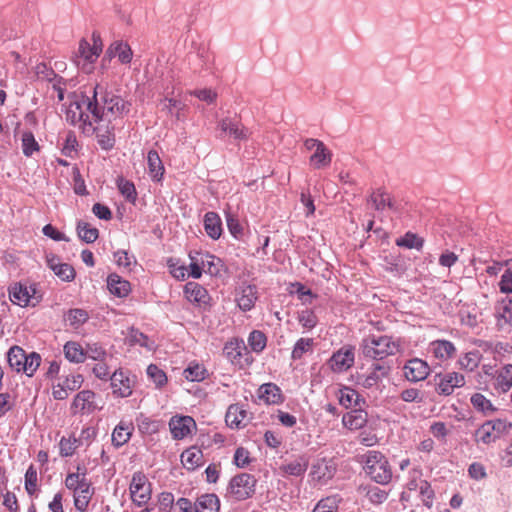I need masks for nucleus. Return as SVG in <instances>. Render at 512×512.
Listing matches in <instances>:
<instances>
[{
	"label": "nucleus",
	"mask_w": 512,
	"mask_h": 512,
	"mask_svg": "<svg viewBox=\"0 0 512 512\" xmlns=\"http://www.w3.org/2000/svg\"><path fill=\"white\" fill-rule=\"evenodd\" d=\"M86 109L92 115L94 122L103 120L104 113H111L115 118H122L129 114L131 102L109 91L101 84H97L93 90L90 100L85 99Z\"/></svg>",
	"instance_id": "1"
},
{
	"label": "nucleus",
	"mask_w": 512,
	"mask_h": 512,
	"mask_svg": "<svg viewBox=\"0 0 512 512\" xmlns=\"http://www.w3.org/2000/svg\"><path fill=\"white\" fill-rule=\"evenodd\" d=\"M366 474L376 483L388 484L392 479V471L386 457L379 451H368L361 456Z\"/></svg>",
	"instance_id": "2"
},
{
	"label": "nucleus",
	"mask_w": 512,
	"mask_h": 512,
	"mask_svg": "<svg viewBox=\"0 0 512 512\" xmlns=\"http://www.w3.org/2000/svg\"><path fill=\"white\" fill-rule=\"evenodd\" d=\"M399 343L391 336H369L361 343L363 355L367 358L382 360L387 356L394 355L399 351Z\"/></svg>",
	"instance_id": "3"
},
{
	"label": "nucleus",
	"mask_w": 512,
	"mask_h": 512,
	"mask_svg": "<svg viewBox=\"0 0 512 512\" xmlns=\"http://www.w3.org/2000/svg\"><path fill=\"white\" fill-rule=\"evenodd\" d=\"M257 480L249 473L235 475L229 482L228 492L238 501L246 500L255 493Z\"/></svg>",
	"instance_id": "4"
},
{
	"label": "nucleus",
	"mask_w": 512,
	"mask_h": 512,
	"mask_svg": "<svg viewBox=\"0 0 512 512\" xmlns=\"http://www.w3.org/2000/svg\"><path fill=\"white\" fill-rule=\"evenodd\" d=\"M129 492L132 502L141 507L151 499V483L143 472H135L129 485Z\"/></svg>",
	"instance_id": "5"
},
{
	"label": "nucleus",
	"mask_w": 512,
	"mask_h": 512,
	"mask_svg": "<svg viewBox=\"0 0 512 512\" xmlns=\"http://www.w3.org/2000/svg\"><path fill=\"white\" fill-rule=\"evenodd\" d=\"M9 297L14 304L19 306H27L29 304L35 306L42 299V296L37 293L35 285L27 286L21 282L14 283L9 288Z\"/></svg>",
	"instance_id": "6"
},
{
	"label": "nucleus",
	"mask_w": 512,
	"mask_h": 512,
	"mask_svg": "<svg viewBox=\"0 0 512 512\" xmlns=\"http://www.w3.org/2000/svg\"><path fill=\"white\" fill-rule=\"evenodd\" d=\"M434 382L439 395L449 396L455 388L465 385V377L457 372L439 373L434 376Z\"/></svg>",
	"instance_id": "7"
},
{
	"label": "nucleus",
	"mask_w": 512,
	"mask_h": 512,
	"mask_svg": "<svg viewBox=\"0 0 512 512\" xmlns=\"http://www.w3.org/2000/svg\"><path fill=\"white\" fill-rule=\"evenodd\" d=\"M258 299L257 286L254 284L241 283L236 289V302L238 307L244 311H250Z\"/></svg>",
	"instance_id": "8"
},
{
	"label": "nucleus",
	"mask_w": 512,
	"mask_h": 512,
	"mask_svg": "<svg viewBox=\"0 0 512 512\" xmlns=\"http://www.w3.org/2000/svg\"><path fill=\"white\" fill-rule=\"evenodd\" d=\"M251 419V414L239 403L231 404L225 415L226 424L233 429L245 427Z\"/></svg>",
	"instance_id": "9"
},
{
	"label": "nucleus",
	"mask_w": 512,
	"mask_h": 512,
	"mask_svg": "<svg viewBox=\"0 0 512 512\" xmlns=\"http://www.w3.org/2000/svg\"><path fill=\"white\" fill-rule=\"evenodd\" d=\"M404 376L410 382H419L427 378L430 372L429 365L419 358L408 360L404 367Z\"/></svg>",
	"instance_id": "10"
},
{
	"label": "nucleus",
	"mask_w": 512,
	"mask_h": 512,
	"mask_svg": "<svg viewBox=\"0 0 512 512\" xmlns=\"http://www.w3.org/2000/svg\"><path fill=\"white\" fill-rule=\"evenodd\" d=\"M354 364V348L343 347L333 353L329 360V365L334 372L348 370Z\"/></svg>",
	"instance_id": "11"
},
{
	"label": "nucleus",
	"mask_w": 512,
	"mask_h": 512,
	"mask_svg": "<svg viewBox=\"0 0 512 512\" xmlns=\"http://www.w3.org/2000/svg\"><path fill=\"white\" fill-rule=\"evenodd\" d=\"M95 493V488L89 479H83L80 487L74 491V506L76 510L85 512L88 509L89 503Z\"/></svg>",
	"instance_id": "12"
},
{
	"label": "nucleus",
	"mask_w": 512,
	"mask_h": 512,
	"mask_svg": "<svg viewBox=\"0 0 512 512\" xmlns=\"http://www.w3.org/2000/svg\"><path fill=\"white\" fill-rule=\"evenodd\" d=\"M195 427L196 423L190 416H174L169 421V428L174 439L185 438Z\"/></svg>",
	"instance_id": "13"
},
{
	"label": "nucleus",
	"mask_w": 512,
	"mask_h": 512,
	"mask_svg": "<svg viewBox=\"0 0 512 512\" xmlns=\"http://www.w3.org/2000/svg\"><path fill=\"white\" fill-rule=\"evenodd\" d=\"M110 381L114 395L124 398L132 394V381L121 369L110 376Z\"/></svg>",
	"instance_id": "14"
},
{
	"label": "nucleus",
	"mask_w": 512,
	"mask_h": 512,
	"mask_svg": "<svg viewBox=\"0 0 512 512\" xmlns=\"http://www.w3.org/2000/svg\"><path fill=\"white\" fill-rule=\"evenodd\" d=\"M95 393L91 390H82L76 394L71 408L76 412L91 413L96 409L94 403Z\"/></svg>",
	"instance_id": "15"
},
{
	"label": "nucleus",
	"mask_w": 512,
	"mask_h": 512,
	"mask_svg": "<svg viewBox=\"0 0 512 512\" xmlns=\"http://www.w3.org/2000/svg\"><path fill=\"white\" fill-rule=\"evenodd\" d=\"M221 131L229 134L236 140H247L249 130L245 128L239 120L232 118H224L219 122Z\"/></svg>",
	"instance_id": "16"
},
{
	"label": "nucleus",
	"mask_w": 512,
	"mask_h": 512,
	"mask_svg": "<svg viewBox=\"0 0 512 512\" xmlns=\"http://www.w3.org/2000/svg\"><path fill=\"white\" fill-rule=\"evenodd\" d=\"M336 395L339 403L345 408L361 407L366 404V400L356 390L348 386L341 387Z\"/></svg>",
	"instance_id": "17"
},
{
	"label": "nucleus",
	"mask_w": 512,
	"mask_h": 512,
	"mask_svg": "<svg viewBox=\"0 0 512 512\" xmlns=\"http://www.w3.org/2000/svg\"><path fill=\"white\" fill-rule=\"evenodd\" d=\"M132 50L127 43L122 41L113 42L107 49L103 61L108 58L109 60L118 57L119 61L123 64H128L132 60Z\"/></svg>",
	"instance_id": "18"
},
{
	"label": "nucleus",
	"mask_w": 512,
	"mask_h": 512,
	"mask_svg": "<svg viewBox=\"0 0 512 512\" xmlns=\"http://www.w3.org/2000/svg\"><path fill=\"white\" fill-rule=\"evenodd\" d=\"M368 421V413L361 407H357L345 414L342 418L343 425L350 430L363 428Z\"/></svg>",
	"instance_id": "19"
},
{
	"label": "nucleus",
	"mask_w": 512,
	"mask_h": 512,
	"mask_svg": "<svg viewBox=\"0 0 512 512\" xmlns=\"http://www.w3.org/2000/svg\"><path fill=\"white\" fill-rule=\"evenodd\" d=\"M367 201L370 202L377 211H383L386 208L395 210V203L390 194L382 188L372 191Z\"/></svg>",
	"instance_id": "20"
},
{
	"label": "nucleus",
	"mask_w": 512,
	"mask_h": 512,
	"mask_svg": "<svg viewBox=\"0 0 512 512\" xmlns=\"http://www.w3.org/2000/svg\"><path fill=\"white\" fill-rule=\"evenodd\" d=\"M246 350L244 342L242 340L235 339L225 344L223 354L232 364L241 366L243 351Z\"/></svg>",
	"instance_id": "21"
},
{
	"label": "nucleus",
	"mask_w": 512,
	"mask_h": 512,
	"mask_svg": "<svg viewBox=\"0 0 512 512\" xmlns=\"http://www.w3.org/2000/svg\"><path fill=\"white\" fill-rule=\"evenodd\" d=\"M204 229L207 235L217 240L222 235V221L216 212H207L204 216Z\"/></svg>",
	"instance_id": "22"
},
{
	"label": "nucleus",
	"mask_w": 512,
	"mask_h": 512,
	"mask_svg": "<svg viewBox=\"0 0 512 512\" xmlns=\"http://www.w3.org/2000/svg\"><path fill=\"white\" fill-rule=\"evenodd\" d=\"M433 355L442 361L452 358L456 352L454 344L448 340H435L430 343Z\"/></svg>",
	"instance_id": "23"
},
{
	"label": "nucleus",
	"mask_w": 512,
	"mask_h": 512,
	"mask_svg": "<svg viewBox=\"0 0 512 512\" xmlns=\"http://www.w3.org/2000/svg\"><path fill=\"white\" fill-rule=\"evenodd\" d=\"M107 286L111 294L120 298L126 297L131 291L130 283L115 273L108 276Z\"/></svg>",
	"instance_id": "24"
},
{
	"label": "nucleus",
	"mask_w": 512,
	"mask_h": 512,
	"mask_svg": "<svg viewBox=\"0 0 512 512\" xmlns=\"http://www.w3.org/2000/svg\"><path fill=\"white\" fill-rule=\"evenodd\" d=\"M258 397L267 404H278L282 402L281 390L274 383L262 384L258 389Z\"/></svg>",
	"instance_id": "25"
},
{
	"label": "nucleus",
	"mask_w": 512,
	"mask_h": 512,
	"mask_svg": "<svg viewBox=\"0 0 512 512\" xmlns=\"http://www.w3.org/2000/svg\"><path fill=\"white\" fill-rule=\"evenodd\" d=\"M308 465L309 463L305 456H298L294 460L282 464L280 470L286 475L299 477L305 474Z\"/></svg>",
	"instance_id": "26"
},
{
	"label": "nucleus",
	"mask_w": 512,
	"mask_h": 512,
	"mask_svg": "<svg viewBox=\"0 0 512 512\" xmlns=\"http://www.w3.org/2000/svg\"><path fill=\"white\" fill-rule=\"evenodd\" d=\"M91 96L81 95V99L75 100L70 103L69 109H74L78 112V120L83 123V131H86L88 127L89 130L95 131L92 121L90 120L89 114L87 113L85 99L90 100Z\"/></svg>",
	"instance_id": "27"
},
{
	"label": "nucleus",
	"mask_w": 512,
	"mask_h": 512,
	"mask_svg": "<svg viewBox=\"0 0 512 512\" xmlns=\"http://www.w3.org/2000/svg\"><path fill=\"white\" fill-rule=\"evenodd\" d=\"M181 462L188 470H195L202 465L203 452L201 449L193 446L186 449L181 454Z\"/></svg>",
	"instance_id": "28"
},
{
	"label": "nucleus",
	"mask_w": 512,
	"mask_h": 512,
	"mask_svg": "<svg viewBox=\"0 0 512 512\" xmlns=\"http://www.w3.org/2000/svg\"><path fill=\"white\" fill-rule=\"evenodd\" d=\"M220 501L216 494H204L197 498L194 512H219Z\"/></svg>",
	"instance_id": "29"
},
{
	"label": "nucleus",
	"mask_w": 512,
	"mask_h": 512,
	"mask_svg": "<svg viewBox=\"0 0 512 512\" xmlns=\"http://www.w3.org/2000/svg\"><path fill=\"white\" fill-rule=\"evenodd\" d=\"M332 152L326 147L325 144L320 145L310 156L309 162L314 169L326 168L331 164Z\"/></svg>",
	"instance_id": "30"
},
{
	"label": "nucleus",
	"mask_w": 512,
	"mask_h": 512,
	"mask_svg": "<svg viewBox=\"0 0 512 512\" xmlns=\"http://www.w3.org/2000/svg\"><path fill=\"white\" fill-rule=\"evenodd\" d=\"M200 257L203 271L210 274L211 276H218L221 274V271L224 269V263L219 257L209 253L201 252Z\"/></svg>",
	"instance_id": "31"
},
{
	"label": "nucleus",
	"mask_w": 512,
	"mask_h": 512,
	"mask_svg": "<svg viewBox=\"0 0 512 512\" xmlns=\"http://www.w3.org/2000/svg\"><path fill=\"white\" fill-rule=\"evenodd\" d=\"M149 174L153 181L159 182L164 174V166L159 154L155 150H150L147 155Z\"/></svg>",
	"instance_id": "32"
},
{
	"label": "nucleus",
	"mask_w": 512,
	"mask_h": 512,
	"mask_svg": "<svg viewBox=\"0 0 512 512\" xmlns=\"http://www.w3.org/2000/svg\"><path fill=\"white\" fill-rule=\"evenodd\" d=\"M133 427L130 424L121 421L113 430L112 443L119 448L126 444L132 435Z\"/></svg>",
	"instance_id": "33"
},
{
	"label": "nucleus",
	"mask_w": 512,
	"mask_h": 512,
	"mask_svg": "<svg viewBox=\"0 0 512 512\" xmlns=\"http://www.w3.org/2000/svg\"><path fill=\"white\" fill-rule=\"evenodd\" d=\"M65 358L73 363H82L86 359L85 350L75 341H68L63 347Z\"/></svg>",
	"instance_id": "34"
},
{
	"label": "nucleus",
	"mask_w": 512,
	"mask_h": 512,
	"mask_svg": "<svg viewBox=\"0 0 512 512\" xmlns=\"http://www.w3.org/2000/svg\"><path fill=\"white\" fill-rule=\"evenodd\" d=\"M76 230L78 237L88 244L94 243L99 237L98 229L83 220L77 222Z\"/></svg>",
	"instance_id": "35"
},
{
	"label": "nucleus",
	"mask_w": 512,
	"mask_h": 512,
	"mask_svg": "<svg viewBox=\"0 0 512 512\" xmlns=\"http://www.w3.org/2000/svg\"><path fill=\"white\" fill-rule=\"evenodd\" d=\"M26 355L27 354L22 347L18 345L12 346L7 352V362L9 367L13 371L19 373L20 366H22L21 364L23 363Z\"/></svg>",
	"instance_id": "36"
},
{
	"label": "nucleus",
	"mask_w": 512,
	"mask_h": 512,
	"mask_svg": "<svg viewBox=\"0 0 512 512\" xmlns=\"http://www.w3.org/2000/svg\"><path fill=\"white\" fill-rule=\"evenodd\" d=\"M41 364V356L37 352H31L27 354L23 363L21 364L19 369V373L23 372L28 377H32Z\"/></svg>",
	"instance_id": "37"
},
{
	"label": "nucleus",
	"mask_w": 512,
	"mask_h": 512,
	"mask_svg": "<svg viewBox=\"0 0 512 512\" xmlns=\"http://www.w3.org/2000/svg\"><path fill=\"white\" fill-rule=\"evenodd\" d=\"M341 501L342 499L338 494L328 496L321 499L312 512H338Z\"/></svg>",
	"instance_id": "38"
},
{
	"label": "nucleus",
	"mask_w": 512,
	"mask_h": 512,
	"mask_svg": "<svg viewBox=\"0 0 512 512\" xmlns=\"http://www.w3.org/2000/svg\"><path fill=\"white\" fill-rule=\"evenodd\" d=\"M95 131L89 130V128H86L85 132H92L96 133L98 144L103 150H110L115 145V137L113 132L110 129L102 130L101 128H95Z\"/></svg>",
	"instance_id": "39"
},
{
	"label": "nucleus",
	"mask_w": 512,
	"mask_h": 512,
	"mask_svg": "<svg viewBox=\"0 0 512 512\" xmlns=\"http://www.w3.org/2000/svg\"><path fill=\"white\" fill-rule=\"evenodd\" d=\"M396 245L407 249L421 250L424 245V239L415 233L407 232L396 240Z\"/></svg>",
	"instance_id": "40"
},
{
	"label": "nucleus",
	"mask_w": 512,
	"mask_h": 512,
	"mask_svg": "<svg viewBox=\"0 0 512 512\" xmlns=\"http://www.w3.org/2000/svg\"><path fill=\"white\" fill-rule=\"evenodd\" d=\"M471 404L473 407L484 413L485 415H489L493 413L496 408L493 406L490 400H488L483 394L481 393H475L471 397Z\"/></svg>",
	"instance_id": "41"
},
{
	"label": "nucleus",
	"mask_w": 512,
	"mask_h": 512,
	"mask_svg": "<svg viewBox=\"0 0 512 512\" xmlns=\"http://www.w3.org/2000/svg\"><path fill=\"white\" fill-rule=\"evenodd\" d=\"M186 297L189 301L204 303L207 291L197 283H188L185 287Z\"/></svg>",
	"instance_id": "42"
},
{
	"label": "nucleus",
	"mask_w": 512,
	"mask_h": 512,
	"mask_svg": "<svg viewBox=\"0 0 512 512\" xmlns=\"http://www.w3.org/2000/svg\"><path fill=\"white\" fill-rule=\"evenodd\" d=\"M22 151L26 157H31L34 152L40 150V145L36 141L34 134L31 131H25L21 137Z\"/></svg>",
	"instance_id": "43"
},
{
	"label": "nucleus",
	"mask_w": 512,
	"mask_h": 512,
	"mask_svg": "<svg viewBox=\"0 0 512 512\" xmlns=\"http://www.w3.org/2000/svg\"><path fill=\"white\" fill-rule=\"evenodd\" d=\"M117 187L123 197L129 202L134 203L137 199V192L133 182L119 177L117 179Z\"/></svg>",
	"instance_id": "44"
},
{
	"label": "nucleus",
	"mask_w": 512,
	"mask_h": 512,
	"mask_svg": "<svg viewBox=\"0 0 512 512\" xmlns=\"http://www.w3.org/2000/svg\"><path fill=\"white\" fill-rule=\"evenodd\" d=\"M88 318V313L83 309H70L65 315V321L73 328L80 327Z\"/></svg>",
	"instance_id": "45"
},
{
	"label": "nucleus",
	"mask_w": 512,
	"mask_h": 512,
	"mask_svg": "<svg viewBox=\"0 0 512 512\" xmlns=\"http://www.w3.org/2000/svg\"><path fill=\"white\" fill-rule=\"evenodd\" d=\"M266 343H267V337L262 331L253 330L249 334L248 344L254 352H256V353L262 352L266 347Z\"/></svg>",
	"instance_id": "46"
},
{
	"label": "nucleus",
	"mask_w": 512,
	"mask_h": 512,
	"mask_svg": "<svg viewBox=\"0 0 512 512\" xmlns=\"http://www.w3.org/2000/svg\"><path fill=\"white\" fill-rule=\"evenodd\" d=\"M77 58H79L77 60V65L80 64V59H83L89 64L93 63L97 59L96 52H93L91 44L85 39H82L79 43Z\"/></svg>",
	"instance_id": "47"
},
{
	"label": "nucleus",
	"mask_w": 512,
	"mask_h": 512,
	"mask_svg": "<svg viewBox=\"0 0 512 512\" xmlns=\"http://www.w3.org/2000/svg\"><path fill=\"white\" fill-rule=\"evenodd\" d=\"M79 446H80V439H77L75 437H73V438L62 437L59 442L60 455L62 457L72 456Z\"/></svg>",
	"instance_id": "48"
},
{
	"label": "nucleus",
	"mask_w": 512,
	"mask_h": 512,
	"mask_svg": "<svg viewBox=\"0 0 512 512\" xmlns=\"http://www.w3.org/2000/svg\"><path fill=\"white\" fill-rule=\"evenodd\" d=\"M207 370L200 364H190L183 372L189 381H202L205 379Z\"/></svg>",
	"instance_id": "49"
},
{
	"label": "nucleus",
	"mask_w": 512,
	"mask_h": 512,
	"mask_svg": "<svg viewBox=\"0 0 512 512\" xmlns=\"http://www.w3.org/2000/svg\"><path fill=\"white\" fill-rule=\"evenodd\" d=\"M498 386L506 392L512 387V364L505 365L497 376Z\"/></svg>",
	"instance_id": "50"
},
{
	"label": "nucleus",
	"mask_w": 512,
	"mask_h": 512,
	"mask_svg": "<svg viewBox=\"0 0 512 512\" xmlns=\"http://www.w3.org/2000/svg\"><path fill=\"white\" fill-rule=\"evenodd\" d=\"M490 429L493 431L496 438H500L502 435L509 433L512 428V423L508 422L506 419H494L488 420Z\"/></svg>",
	"instance_id": "51"
},
{
	"label": "nucleus",
	"mask_w": 512,
	"mask_h": 512,
	"mask_svg": "<svg viewBox=\"0 0 512 512\" xmlns=\"http://www.w3.org/2000/svg\"><path fill=\"white\" fill-rule=\"evenodd\" d=\"M226 222L231 235L237 240L242 239L244 236V229L237 217L232 213H226Z\"/></svg>",
	"instance_id": "52"
},
{
	"label": "nucleus",
	"mask_w": 512,
	"mask_h": 512,
	"mask_svg": "<svg viewBox=\"0 0 512 512\" xmlns=\"http://www.w3.org/2000/svg\"><path fill=\"white\" fill-rule=\"evenodd\" d=\"M190 257V265L189 271L187 270L188 276L194 279H199L202 276L203 267L201 265V257L200 252H195V254H189Z\"/></svg>",
	"instance_id": "53"
},
{
	"label": "nucleus",
	"mask_w": 512,
	"mask_h": 512,
	"mask_svg": "<svg viewBox=\"0 0 512 512\" xmlns=\"http://www.w3.org/2000/svg\"><path fill=\"white\" fill-rule=\"evenodd\" d=\"M489 425L490 424L486 421L476 430L475 437L477 441H480L484 444H489L497 439Z\"/></svg>",
	"instance_id": "54"
},
{
	"label": "nucleus",
	"mask_w": 512,
	"mask_h": 512,
	"mask_svg": "<svg viewBox=\"0 0 512 512\" xmlns=\"http://www.w3.org/2000/svg\"><path fill=\"white\" fill-rule=\"evenodd\" d=\"M365 489H366V497L373 504H381L388 497V493L385 490L380 489L379 487L369 486Z\"/></svg>",
	"instance_id": "55"
},
{
	"label": "nucleus",
	"mask_w": 512,
	"mask_h": 512,
	"mask_svg": "<svg viewBox=\"0 0 512 512\" xmlns=\"http://www.w3.org/2000/svg\"><path fill=\"white\" fill-rule=\"evenodd\" d=\"M53 272L58 278L65 282L73 281L76 275L74 268L68 263L58 265L56 270H53Z\"/></svg>",
	"instance_id": "56"
},
{
	"label": "nucleus",
	"mask_w": 512,
	"mask_h": 512,
	"mask_svg": "<svg viewBox=\"0 0 512 512\" xmlns=\"http://www.w3.org/2000/svg\"><path fill=\"white\" fill-rule=\"evenodd\" d=\"M313 345V339L300 338L292 350V358L294 360L302 358L303 354L307 352Z\"/></svg>",
	"instance_id": "57"
},
{
	"label": "nucleus",
	"mask_w": 512,
	"mask_h": 512,
	"mask_svg": "<svg viewBox=\"0 0 512 512\" xmlns=\"http://www.w3.org/2000/svg\"><path fill=\"white\" fill-rule=\"evenodd\" d=\"M85 354L86 358L96 361H105V358L107 357L105 349L97 343L88 344Z\"/></svg>",
	"instance_id": "58"
},
{
	"label": "nucleus",
	"mask_w": 512,
	"mask_h": 512,
	"mask_svg": "<svg viewBox=\"0 0 512 512\" xmlns=\"http://www.w3.org/2000/svg\"><path fill=\"white\" fill-rule=\"evenodd\" d=\"M160 105L163 111H167L171 115L173 114V110L176 109L177 119H180V110H182L185 106L181 101L168 97H165L163 100H161Z\"/></svg>",
	"instance_id": "59"
},
{
	"label": "nucleus",
	"mask_w": 512,
	"mask_h": 512,
	"mask_svg": "<svg viewBox=\"0 0 512 512\" xmlns=\"http://www.w3.org/2000/svg\"><path fill=\"white\" fill-rule=\"evenodd\" d=\"M25 489L29 495H33L37 489V471L33 465L25 473Z\"/></svg>",
	"instance_id": "60"
},
{
	"label": "nucleus",
	"mask_w": 512,
	"mask_h": 512,
	"mask_svg": "<svg viewBox=\"0 0 512 512\" xmlns=\"http://www.w3.org/2000/svg\"><path fill=\"white\" fill-rule=\"evenodd\" d=\"M381 381L382 379L378 376V374H376L374 371L370 369L367 374L360 375L358 377V383L366 389H370L378 385V383H380Z\"/></svg>",
	"instance_id": "61"
},
{
	"label": "nucleus",
	"mask_w": 512,
	"mask_h": 512,
	"mask_svg": "<svg viewBox=\"0 0 512 512\" xmlns=\"http://www.w3.org/2000/svg\"><path fill=\"white\" fill-rule=\"evenodd\" d=\"M147 375L155 382L157 386H162L167 382L166 374L154 364L147 368Z\"/></svg>",
	"instance_id": "62"
},
{
	"label": "nucleus",
	"mask_w": 512,
	"mask_h": 512,
	"mask_svg": "<svg viewBox=\"0 0 512 512\" xmlns=\"http://www.w3.org/2000/svg\"><path fill=\"white\" fill-rule=\"evenodd\" d=\"M298 320L303 327L308 328V329L314 328L317 324V316L315 315V313L312 310H308V309L303 310L299 314Z\"/></svg>",
	"instance_id": "63"
},
{
	"label": "nucleus",
	"mask_w": 512,
	"mask_h": 512,
	"mask_svg": "<svg viewBox=\"0 0 512 512\" xmlns=\"http://www.w3.org/2000/svg\"><path fill=\"white\" fill-rule=\"evenodd\" d=\"M234 463L239 468H245L250 463V453L247 449L239 447L234 454Z\"/></svg>",
	"instance_id": "64"
}]
</instances>
